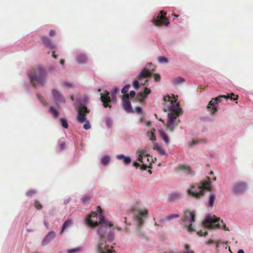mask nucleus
<instances>
[{
	"label": "nucleus",
	"instance_id": "obj_1",
	"mask_svg": "<svg viewBox=\"0 0 253 253\" xmlns=\"http://www.w3.org/2000/svg\"><path fill=\"white\" fill-rule=\"evenodd\" d=\"M96 209L97 211L100 213L99 221H95L93 222L91 220L92 217H95L97 214L95 212L91 211L86 218V223L91 227H94L100 224L98 230V233L100 236V241L97 247L98 251L100 253H112L113 251L109 249V246L106 245L105 243L106 240L111 241L114 239V234L111 232L107 227V226L112 227L113 224L110 221L105 220L104 216L102 214L103 211L100 207L98 206Z\"/></svg>",
	"mask_w": 253,
	"mask_h": 253
},
{
	"label": "nucleus",
	"instance_id": "obj_2",
	"mask_svg": "<svg viewBox=\"0 0 253 253\" xmlns=\"http://www.w3.org/2000/svg\"><path fill=\"white\" fill-rule=\"evenodd\" d=\"M173 98L169 95H167L164 97L163 100L164 102L168 101L170 103L171 106L169 108L170 112L168 114V121L167 124V127L169 128L170 131H173L174 127L178 126V123L180 122L179 120H177V118L180 115L179 110L176 109L174 106L173 104L175 103V100H173L174 95H172Z\"/></svg>",
	"mask_w": 253,
	"mask_h": 253
},
{
	"label": "nucleus",
	"instance_id": "obj_3",
	"mask_svg": "<svg viewBox=\"0 0 253 253\" xmlns=\"http://www.w3.org/2000/svg\"><path fill=\"white\" fill-rule=\"evenodd\" d=\"M30 82L36 88L38 84L42 86L46 83V71L42 66H38L31 69L28 73Z\"/></svg>",
	"mask_w": 253,
	"mask_h": 253
},
{
	"label": "nucleus",
	"instance_id": "obj_4",
	"mask_svg": "<svg viewBox=\"0 0 253 253\" xmlns=\"http://www.w3.org/2000/svg\"><path fill=\"white\" fill-rule=\"evenodd\" d=\"M211 179L209 177H207V180L201 181L200 183L196 184L191 186V188L187 190V193L189 195L196 199H199L204 194V191H211Z\"/></svg>",
	"mask_w": 253,
	"mask_h": 253
},
{
	"label": "nucleus",
	"instance_id": "obj_5",
	"mask_svg": "<svg viewBox=\"0 0 253 253\" xmlns=\"http://www.w3.org/2000/svg\"><path fill=\"white\" fill-rule=\"evenodd\" d=\"M204 227L212 229L215 227L221 228L225 231H229L226 225L220 218H217L214 215L213 216H207L203 222Z\"/></svg>",
	"mask_w": 253,
	"mask_h": 253
},
{
	"label": "nucleus",
	"instance_id": "obj_6",
	"mask_svg": "<svg viewBox=\"0 0 253 253\" xmlns=\"http://www.w3.org/2000/svg\"><path fill=\"white\" fill-rule=\"evenodd\" d=\"M195 214L194 211H184L183 218L182 227L189 232L195 231V227L192 222L195 221Z\"/></svg>",
	"mask_w": 253,
	"mask_h": 253
},
{
	"label": "nucleus",
	"instance_id": "obj_7",
	"mask_svg": "<svg viewBox=\"0 0 253 253\" xmlns=\"http://www.w3.org/2000/svg\"><path fill=\"white\" fill-rule=\"evenodd\" d=\"M232 96H235L233 93H231L230 96L228 94L227 95H219L215 97L214 99H212L209 102L207 106V108L209 110L211 114H213L215 112H216L217 111V108L218 107V104L219 102L221 101V98H223L225 99H228L230 97L231 99H232L233 100H237L238 97V95H236V97L234 98L232 97Z\"/></svg>",
	"mask_w": 253,
	"mask_h": 253
},
{
	"label": "nucleus",
	"instance_id": "obj_8",
	"mask_svg": "<svg viewBox=\"0 0 253 253\" xmlns=\"http://www.w3.org/2000/svg\"><path fill=\"white\" fill-rule=\"evenodd\" d=\"M90 112V110L85 106L80 103L78 105V112L77 116V121L81 124L84 123L86 120V114Z\"/></svg>",
	"mask_w": 253,
	"mask_h": 253
},
{
	"label": "nucleus",
	"instance_id": "obj_9",
	"mask_svg": "<svg viewBox=\"0 0 253 253\" xmlns=\"http://www.w3.org/2000/svg\"><path fill=\"white\" fill-rule=\"evenodd\" d=\"M166 12L161 11L158 15L157 18L153 19L152 22L156 26H161L163 25L168 26L169 24V19L166 17Z\"/></svg>",
	"mask_w": 253,
	"mask_h": 253
},
{
	"label": "nucleus",
	"instance_id": "obj_10",
	"mask_svg": "<svg viewBox=\"0 0 253 253\" xmlns=\"http://www.w3.org/2000/svg\"><path fill=\"white\" fill-rule=\"evenodd\" d=\"M151 72L149 70L144 68L141 73L137 76V80H135L133 83V86L135 89H137L139 88V82L138 80L140 81L142 79L146 78L148 77L151 76Z\"/></svg>",
	"mask_w": 253,
	"mask_h": 253
},
{
	"label": "nucleus",
	"instance_id": "obj_11",
	"mask_svg": "<svg viewBox=\"0 0 253 253\" xmlns=\"http://www.w3.org/2000/svg\"><path fill=\"white\" fill-rule=\"evenodd\" d=\"M247 188V183L244 181L236 182L233 187L232 191L234 193H241Z\"/></svg>",
	"mask_w": 253,
	"mask_h": 253
},
{
	"label": "nucleus",
	"instance_id": "obj_12",
	"mask_svg": "<svg viewBox=\"0 0 253 253\" xmlns=\"http://www.w3.org/2000/svg\"><path fill=\"white\" fill-rule=\"evenodd\" d=\"M128 97V94H126L123 95L122 98L123 100V108L124 110L127 112L131 113L133 111Z\"/></svg>",
	"mask_w": 253,
	"mask_h": 253
},
{
	"label": "nucleus",
	"instance_id": "obj_13",
	"mask_svg": "<svg viewBox=\"0 0 253 253\" xmlns=\"http://www.w3.org/2000/svg\"><path fill=\"white\" fill-rule=\"evenodd\" d=\"M51 94L56 104H57L58 103L64 102L65 101V99L64 98L63 96L57 89H52Z\"/></svg>",
	"mask_w": 253,
	"mask_h": 253
},
{
	"label": "nucleus",
	"instance_id": "obj_14",
	"mask_svg": "<svg viewBox=\"0 0 253 253\" xmlns=\"http://www.w3.org/2000/svg\"><path fill=\"white\" fill-rule=\"evenodd\" d=\"M42 41L44 46L48 49L52 50L56 48V45L51 42V41L47 37L43 36L42 37Z\"/></svg>",
	"mask_w": 253,
	"mask_h": 253
},
{
	"label": "nucleus",
	"instance_id": "obj_15",
	"mask_svg": "<svg viewBox=\"0 0 253 253\" xmlns=\"http://www.w3.org/2000/svg\"><path fill=\"white\" fill-rule=\"evenodd\" d=\"M109 94V92L107 91H105L104 94H101L100 99L103 103L104 107L105 108L111 107V106L108 104L111 101Z\"/></svg>",
	"mask_w": 253,
	"mask_h": 253
},
{
	"label": "nucleus",
	"instance_id": "obj_16",
	"mask_svg": "<svg viewBox=\"0 0 253 253\" xmlns=\"http://www.w3.org/2000/svg\"><path fill=\"white\" fill-rule=\"evenodd\" d=\"M55 237V232L54 231L49 232L44 237L42 242V245L44 246L47 245L51 241H52Z\"/></svg>",
	"mask_w": 253,
	"mask_h": 253
},
{
	"label": "nucleus",
	"instance_id": "obj_17",
	"mask_svg": "<svg viewBox=\"0 0 253 253\" xmlns=\"http://www.w3.org/2000/svg\"><path fill=\"white\" fill-rule=\"evenodd\" d=\"M87 60V56L84 53H80L77 55L76 60L79 63H84Z\"/></svg>",
	"mask_w": 253,
	"mask_h": 253
},
{
	"label": "nucleus",
	"instance_id": "obj_18",
	"mask_svg": "<svg viewBox=\"0 0 253 253\" xmlns=\"http://www.w3.org/2000/svg\"><path fill=\"white\" fill-rule=\"evenodd\" d=\"M119 160H123L125 164L127 165L131 162V159L129 157H126L124 155H120L117 156Z\"/></svg>",
	"mask_w": 253,
	"mask_h": 253
},
{
	"label": "nucleus",
	"instance_id": "obj_19",
	"mask_svg": "<svg viewBox=\"0 0 253 253\" xmlns=\"http://www.w3.org/2000/svg\"><path fill=\"white\" fill-rule=\"evenodd\" d=\"M178 169L187 172L188 174H192L193 173L190 167L189 166L181 165L179 166Z\"/></svg>",
	"mask_w": 253,
	"mask_h": 253
},
{
	"label": "nucleus",
	"instance_id": "obj_20",
	"mask_svg": "<svg viewBox=\"0 0 253 253\" xmlns=\"http://www.w3.org/2000/svg\"><path fill=\"white\" fill-rule=\"evenodd\" d=\"M185 82V79L181 77H176L172 80V84L174 85L182 84Z\"/></svg>",
	"mask_w": 253,
	"mask_h": 253
},
{
	"label": "nucleus",
	"instance_id": "obj_21",
	"mask_svg": "<svg viewBox=\"0 0 253 253\" xmlns=\"http://www.w3.org/2000/svg\"><path fill=\"white\" fill-rule=\"evenodd\" d=\"M161 137L163 139L165 143L168 144L169 142V138L167 134L163 130L159 131Z\"/></svg>",
	"mask_w": 253,
	"mask_h": 253
},
{
	"label": "nucleus",
	"instance_id": "obj_22",
	"mask_svg": "<svg viewBox=\"0 0 253 253\" xmlns=\"http://www.w3.org/2000/svg\"><path fill=\"white\" fill-rule=\"evenodd\" d=\"M110 161L109 157L107 156H103L101 160V164L105 166L107 165L110 163Z\"/></svg>",
	"mask_w": 253,
	"mask_h": 253
},
{
	"label": "nucleus",
	"instance_id": "obj_23",
	"mask_svg": "<svg viewBox=\"0 0 253 253\" xmlns=\"http://www.w3.org/2000/svg\"><path fill=\"white\" fill-rule=\"evenodd\" d=\"M179 217V215L178 214H170L165 217V220L167 221H169Z\"/></svg>",
	"mask_w": 253,
	"mask_h": 253
},
{
	"label": "nucleus",
	"instance_id": "obj_24",
	"mask_svg": "<svg viewBox=\"0 0 253 253\" xmlns=\"http://www.w3.org/2000/svg\"><path fill=\"white\" fill-rule=\"evenodd\" d=\"M50 112L53 114L54 118H56L59 115L58 111L53 107H51L49 108Z\"/></svg>",
	"mask_w": 253,
	"mask_h": 253
},
{
	"label": "nucleus",
	"instance_id": "obj_25",
	"mask_svg": "<svg viewBox=\"0 0 253 253\" xmlns=\"http://www.w3.org/2000/svg\"><path fill=\"white\" fill-rule=\"evenodd\" d=\"M215 198V196L213 194H210L209 196V206L212 207L213 205V202Z\"/></svg>",
	"mask_w": 253,
	"mask_h": 253
},
{
	"label": "nucleus",
	"instance_id": "obj_26",
	"mask_svg": "<svg viewBox=\"0 0 253 253\" xmlns=\"http://www.w3.org/2000/svg\"><path fill=\"white\" fill-rule=\"evenodd\" d=\"M72 223V220H67L64 223L62 230L61 231V233H62L64 231V230L68 226H69Z\"/></svg>",
	"mask_w": 253,
	"mask_h": 253
},
{
	"label": "nucleus",
	"instance_id": "obj_27",
	"mask_svg": "<svg viewBox=\"0 0 253 253\" xmlns=\"http://www.w3.org/2000/svg\"><path fill=\"white\" fill-rule=\"evenodd\" d=\"M146 97L144 95V93L142 92H139L136 96V99L140 102L144 100Z\"/></svg>",
	"mask_w": 253,
	"mask_h": 253
},
{
	"label": "nucleus",
	"instance_id": "obj_28",
	"mask_svg": "<svg viewBox=\"0 0 253 253\" xmlns=\"http://www.w3.org/2000/svg\"><path fill=\"white\" fill-rule=\"evenodd\" d=\"M59 121L61 123L62 126L64 128H67L68 127V124L67 121L65 118H62L60 119Z\"/></svg>",
	"mask_w": 253,
	"mask_h": 253
},
{
	"label": "nucleus",
	"instance_id": "obj_29",
	"mask_svg": "<svg viewBox=\"0 0 253 253\" xmlns=\"http://www.w3.org/2000/svg\"><path fill=\"white\" fill-rule=\"evenodd\" d=\"M82 250V248L77 247L72 249L68 250L67 251L68 253H77L81 252Z\"/></svg>",
	"mask_w": 253,
	"mask_h": 253
},
{
	"label": "nucleus",
	"instance_id": "obj_30",
	"mask_svg": "<svg viewBox=\"0 0 253 253\" xmlns=\"http://www.w3.org/2000/svg\"><path fill=\"white\" fill-rule=\"evenodd\" d=\"M158 61L160 63H167L169 62L168 58L164 56H159L158 57Z\"/></svg>",
	"mask_w": 253,
	"mask_h": 253
},
{
	"label": "nucleus",
	"instance_id": "obj_31",
	"mask_svg": "<svg viewBox=\"0 0 253 253\" xmlns=\"http://www.w3.org/2000/svg\"><path fill=\"white\" fill-rule=\"evenodd\" d=\"M155 129H153L150 133H149V132H148V134H149L150 133V139L152 141H154V140H156V136L155 135Z\"/></svg>",
	"mask_w": 253,
	"mask_h": 253
},
{
	"label": "nucleus",
	"instance_id": "obj_32",
	"mask_svg": "<svg viewBox=\"0 0 253 253\" xmlns=\"http://www.w3.org/2000/svg\"><path fill=\"white\" fill-rule=\"evenodd\" d=\"M34 206H35V208L38 210H41L42 208V205L38 200H36L35 201Z\"/></svg>",
	"mask_w": 253,
	"mask_h": 253
},
{
	"label": "nucleus",
	"instance_id": "obj_33",
	"mask_svg": "<svg viewBox=\"0 0 253 253\" xmlns=\"http://www.w3.org/2000/svg\"><path fill=\"white\" fill-rule=\"evenodd\" d=\"M90 199V197L88 195H84L83 199H82V201H83V203L84 204H86L87 203H88L89 202V200Z\"/></svg>",
	"mask_w": 253,
	"mask_h": 253
},
{
	"label": "nucleus",
	"instance_id": "obj_34",
	"mask_svg": "<svg viewBox=\"0 0 253 253\" xmlns=\"http://www.w3.org/2000/svg\"><path fill=\"white\" fill-rule=\"evenodd\" d=\"M130 87V85L129 84H127L125 85L121 90V92L123 94H126V93H127L129 90V87Z\"/></svg>",
	"mask_w": 253,
	"mask_h": 253
},
{
	"label": "nucleus",
	"instance_id": "obj_35",
	"mask_svg": "<svg viewBox=\"0 0 253 253\" xmlns=\"http://www.w3.org/2000/svg\"><path fill=\"white\" fill-rule=\"evenodd\" d=\"M137 211L138 212L139 215L141 216H146L148 214V211L146 209L144 210H138Z\"/></svg>",
	"mask_w": 253,
	"mask_h": 253
},
{
	"label": "nucleus",
	"instance_id": "obj_36",
	"mask_svg": "<svg viewBox=\"0 0 253 253\" xmlns=\"http://www.w3.org/2000/svg\"><path fill=\"white\" fill-rule=\"evenodd\" d=\"M36 193V191L35 190L31 189V190L28 191L26 192V195L27 196L31 197Z\"/></svg>",
	"mask_w": 253,
	"mask_h": 253
},
{
	"label": "nucleus",
	"instance_id": "obj_37",
	"mask_svg": "<svg viewBox=\"0 0 253 253\" xmlns=\"http://www.w3.org/2000/svg\"><path fill=\"white\" fill-rule=\"evenodd\" d=\"M37 96L39 101L43 105H46V103L43 97L39 94H37Z\"/></svg>",
	"mask_w": 253,
	"mask_h": 253
},
{
	"label": "nucleus",
	"instance_id": "obj_38",
	"mask_svg": "<svg viewBox=\"0 0 253 253\" xmlns=\"http://www.w3.org/2000/svg\"><path fill=\"white\" fill-rule=\"evenodd\" d=\"M85 123V124H84V128L85 129H89L91 127V126H90L89 122L88 120H87V119H86Z\"/></svg>",
	"mask_w": 253,
	"mask_h": 253
},
{
	"label": "nucleus",
	"instance_id": "obj_39",
	"mask_svg": "<svg viewBox=\"0 0 253 253\" xmlns=\"http://www.w3.org/2000/svg\"><path fill=\"white\" fill-rule=\"evenodd\" d=\"M197 234L200 237H202V236L205 237V236H206L207 235H208V232L207 231L203 232L202 230H200L197 232Z\"/></svg>",
	"mask_w": 253,
	"mask_h": 253
},
{
	"label": "nucleus",
	"instance_id": "obj_40",
	"mask_svg": "<svg viewBox=\"0 0 253 253\" xmlns=\"http://www.w3.org/2000/svg\"><path fill=\"white\" fill-rule=\"evenodd\" d=\"M136 219L139 223V226L142 225L144 223V220L143 219L140 217L139 215H137L136 216Z\"/></svg>",
	"mask_w": 253,
	"mask_h": 253
},
{
	"label": "nucleus",
	"instance_id": "obj_41",
	"mask_svg": "<svg viewBox=\"0 0 253 253\" xmlns=\"http://www.w3.org/2000/svg\"><path fill=\"white\" fill-rule=\"evenodd\" d=\"M146 150L145 149L137 150V152H136L137 154H140L142 155L143 156H146Z\"/></svg>",
	"mask_w": 253,
	"mask_h": 253
},
{
	"label": "nucleus",
	"instance_id": "obj_42",
	"mask_svg": "<svg viewBox=\"0 0 253 253\" xmlns=\"http://www.w3.org/2000/svg\"><path fill=\"white\" fill-rule=\"evenodd\" d=\"M158 152L159 153L160 155L162 156L165 155L166 154V151L162 147L158 150Z\"/></svg>",
	"mask_w": 253,
	"mask_h": 253
},
{
	"label": "nucleus",
	"instance_id": "obj_43",
	"mask_svg": "<svg viewBox=\"0 0 253 253\" xmlns=\"http://www.w3.org/2000/svg\"><path fill=\"white\" fill-rule=\"evenodd\" d=\"M154 78L155 81L159 82L161 80V77L159 74H155L154 75Z\"/></svg>",
	"mask_w": 253,
	"mask_h": 253
},
{
	"label": "nucleus",
	"instance_id": "obj_44",
	"mask_svg": "<svg viewBox=\"0 0 253 253\" xmlns=\"http://www.w3.org/2000/svg\"><path fill=\"white\" fill-rule=\"evenodd\" d=\"M143 92L144 93V95L146 97L147 95L150 93L151 90L149 88L146 87Z\"/></svg>",
	"mask_w": 253,
	"mask_h": 253
},
{
	"label": "nucleus",
	"instance_id": "obj_45",
	"mask_svg": "<svg viewBox=\"0 0 253 253\" xmlns=\"http://www.w3.org/2000/svg\"><path fill=\"white\" fill-rule=\"evenodd\" d=\"M198 143L199 141L198 140H193L192 141L190 142L188 144L190 147H192L194 145L197 144Z\"/></svg>",
	"mask_w": 253,
	"mask_h": 253
},
{
	"label": "nucleus",
	"instance_id": "obj_46",
	"mask_svg": "<svg viewBox=\"0 0 253 253\" xmlns=\"http://www.w3.org/2000/svg\"><path fill=\"white\" fill-rule=\"evenodd\" d=\"M135 111L139 114H141L143 113L142 109L141 107H136L135 108Z\"/></svg>",
	"mask_w": 253,
	"mask_h": 253
},
{
	"label": "nucleus",
	"instance_id": "obj_47",
	"mask_svg": "<svg viewBox=\"0 0 253 253\" xmlns=\"http://www.w3.org/2000/svg\"><path fill=\"white\" fill-rule=\"evenodd\" d=\"M56 35V32L54 30H51L49 32V36L51 37H54Z\"/></svg>",
	"mask_w": 253,
	"mask_h": 253
},
{
	"label": "nucleus",
	"instance_id": "obj_48",
	"mask_svg": "<svg viewBox=\"0 0 253 253\" xmlns=\"http://www.w3.org/2000/svg\"><path fill=\"white\" fill-rule=\"evenodd\" d=\"M161 146H160V145H159L158 144H156L154 145V147H153V149L154 150H157V151H158V150L161 148Z\"/></svg>",
	"mask_w": 253,
	"mask_h": 253
},
{
	"label": "nucleus",
	"instance_id": "obj_49",
	"mask_svg": "<svg viewBox=\"0 0 253 253\" xmlns=\"http://www.w3.org/2000/svg\"><path fill=\"white\" fill-rule=\"evenodd\" d=\"M138 154V160L139 161L143 163V161H142L143 155L140 154Z\"/></svg>",
	"mask_w": 253,
	"mask_h": 253
},
{
	"label": "nucleus",
	"instance_id": "obj_50",
	"mask_svg": "<svg viewBox=\"0 0 253 253\" xmlns=\"http://www.w3.org/2000/svg\"><path fill=\"white\" fill-rule=\"evenodd\" d=\"M128 95H130V96L132 98L134 97L135 95V92L133 90H132L130 92L129 94Z\"/></svg>",
	"mask_w": 253,
	"mask_h": 253
},
{
	"label": "nucleus",
	"instance_id": "obj_51",
	"mask_svg": "<svg viewBox=\"0 0 253 253\" xmlns=\"http://www.w3.org/2000/svg\"><path fill=\"white\" fill-rule=\"evenodd\" d=\"M60 149L61 150H63L65 148V143L64 142H62L60 145Z\"/></svg>",
	"mask_w": 253,
	"mask_h": 253
},
{
	"label": "nucleus",
	"instance_id": "obj_52",
	"mask_svg": "<svg viewBox=\"0 0 253 253\" xmlns=\"http://www.w3.org/2000/svg\"><path fill=\"white\" fill-rule=\"evenodd\" d=\"M71 200V198L70 197V198H68V199H66L64 202V204H68L69 202H70Z\"/></svg>",
	"mask_w": 253,
	"mask_h": 253
},
{
	"label": "nucleus",
	"instance_id": "obj_53",
	"mask_svg": "<svg viewBox=\"0 0 253 253\" xmlns=\"http://www.w3.org/2000/svg\"><path fill=\"white\" fill-rule=\"evenodd\" d=\"M65 86L67 88L71 87V86H72L71 84L69 83H66L65 84Z\"/></svg>",
	"mask_w": 253,
	"mask_h": 253
},
{
	"label": "nucleus",
	"instance_id": "obj_54",
	"mask_svg": "<svg viewBox=\"0 0 253 253\" xmlns=\"http://www.w3.org/2000/svg\"><path fill=\"white\" fill-rule=\"evenodd\" d=\"M185 248L186 250L187 251V252H188V251H189L190 247L189 246V245H187V244H185Z\"/></svg>",
	"mask_w": 253,
	"mask_h": 253
},
{
	"label": "nucleus",
	"instance_id": "obj_55",
	"mask_svg": "<svg viewBox=\"0 0 253 253\" xmlns=\"http://www.w3.org/2000/svg\"><path fill=\"white\" fill-rule=\"evenodd\" d=\"M52 57L53 58H54L55 59H57V58L58 55H56L55 54V51H52Z\"/></svg>",
	"mask_w": 253,
	"mask_h": 253
},
{
	"label": "nucleus",
	"instance_id": "obj_56",
	"mask_svg": "<svg viewBox=\"0 0 253 253\" xmlns=\"http://www.w3.org/2000/svg\"><path fill=\"white\" fill-rule=\"evenodd\" d=\"M133 166L135 167H136V168H137V167H138L139 166V164L137 163V162H134L133 163Z\"/></svg>",
	"mask_w": 253,
	"mask_h": 253
},
{
	"label": "nucleus",
	"instance_id": "obj_57",
	"mask_svg": "<svg viewBox=\"0 0 253 253\" xmlns=\"http://www.w3.org/2000/svg\"><path fill=\"white\" fill-rule=\"evenodd\" d=\"M118 89L117 88H115L114 90H113V94L114 95V94H116L118 92Z\"/></svg>",
	"mask_w": 253,
	"mask_h": 253
},
{
	"label": "nucleus",
	"instance_id": "obj_58",
	"mask_svg": "<svg viewBox=\"0 0 253 253\" xmlns=\"http://www.w3.org/2000/svg\"><path fill=\"white\" fill-rule=\"evenodd\" d=\"M139 236L140 238H143L144 237V234L141 231H139Z\"/></svg>",
	"mask_w": 253,
	"mask_h": 253
},
{
	"label": "nucleus",
	"instance_id": "obj_59",
	"mask_svg": "<svg viewBox=\"0 0 253 253\" xmlns=\"http://www.w3.org/2000/svg\"><path fill=\"white\" fill-rule=\"evenodd\" d=\"M60 63L61 64L64 65V64L65 63V60L64 59H61L60 61Z\"/></svg>",
	"mask_w": 253,
	"mask_h": 253
},
{
	"label": "nucleus",
	"instance_id": "obj_60",
	"mask_svg": "<svg viewBox=\"0 0 253 253\" xmlns=\"http://www.w3.org/2000/svg\"><path fill=\"white\" fill-rule=\"evenodd\" d=\"M147 168V166L146 165H143L142 167V169H143L145 170V169H146V168Z\"/></svg>",
	"mask_w": 253,
	"mask_h": 253
},
{
	"label": "nucleus",
	"instance_id": "obj_61",
	"mask_svg": "<svg viewBox=\"0 0 253 253\" xmlns=\"http://www.w3.org/2000/svg\"><path fill=\"white\" fill-rule=\"evenodd\" d=\"M173 198L174 197H179V195L178 194H173L172 195Z\"/></svg>",
	"mask_w": 253,
	"mask_h": 253
},
{
	"label": "nucleus",
	"instance_id": "obj_62",
	"mask_svg": "<svg viewBox=\"0 0 253 253\" xmlns=\"http://www.w3.org/2000/svg\"><path fill=\"white\" fill-rule=\"evenodd\" d=\"M237 253H245L243 250H240Z\"/></svg>",
	"mask_w": 253,
	"mask_h": 253
},
{
	"label": "nucleus",
	"instance_id": "obj_63",
	"mask_svg": "<svg viewBox=\"0 0 253 253\" xmlns=\"http://www.w3.org/2000/svg\"><path fill=\"white\" fill-rule=\"evenodd\" d=\"M150 124H151V123H150V122H147V123H146V125H147V126H150Z\"/></svg>",
	"mask_w": 253,
	"mask_h": 253
},
{
	"label": "nucleus",
	"instance_id": "obj_64",
	"mask_svg": "<svg viewBox=\"0 0 253 253\" xmlns=\"http://www.w3.org/2000/svg\"><path fill=\"white\" fill-rule=\"evenodd\" d=\"M44 225H45L46 227L47 226V225H48V223H47V222H44Z\"/></svg>",
	"mask_w": 253,
	"mask_h": 253
}]
</instances>
